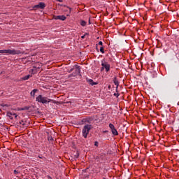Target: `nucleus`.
Here are the masks:
<instances>
[{"label": "nucleus", "instance_id": "obj_22", "mask_svg": "<svg viewBox=\"0 0 179 179\" xmlns=\"http://www.w3.org/2000/svg\"><path fill=\"white\" fill-rule=\"evenodd\" d=\"M98 44H99V45L103 46V42L102 41H99Z\"/></svg>", "mask_w": 179, "mask_h": 179}, {"label": "nucleus", "instance_id": "obj_12", "mask_svg": "<svg viewBox=\"0 0 179 179\" xmlns=\"http://www.w3.org/2000/svg\"><path fill=\"white\" fill-rule=\"evenodd\" d=\"M88 83H89L90 85H91L92 86H93L94 85H96V83H94V82L93 81V80H88Z\"/></svg>", "mask_w": 179, "mask_h": 179}, {"label": "nucleus", "instance_id": "obj_33", "mask_svg": "<svg viewBox=\"0 0 179 179\" xmlns=\"http://www.w3.org/2000/svg\"><path fill=\"white\" fill-rule=\"evenodd\" d=\"M34 90H37L36 89H34Z\"/></svg>", "mask_w": 179, "mask_h": 179}, {"label": "nucleus", "instance_id": "obj_5", "mask_svg": "<svg viewBox=\"0 0 179 179\" xmlns=\"http://www.w3.org/2000/svg\"><path fill=\"white\" fill-rule=\"evenodd\" d=\"M109 128H110L113 135H114V136H118V131H117V129H115V127H114V124H113L112 123H110Z\"/></svg>", "mask_w": 179, "mask_h": 179}, {"label": "nucleus", "instance_id": "obj_28", "mask_svg": "<svg viewBox=\"0 0 179 179\" xmlns=\"http://www.w3.org/2000/svg\"><path fill=\"white\" fill-rule=\"evenodd\" d=\"M2 94H3V93L2 92L1 94H0V96H2Z\"/></svg>", "mask_w": 179, "mask_h": 179}, {"label": "nucleus", "instance_id": "obj_34", "mask_svg": "<svg viewBox=\"0 0 179 179\" xmlns=\"http://www.w3.org/2000/svg\"><path fill=\"white\" fill-rule=\"evenodd\" d=\"M69 10H71V8H69Z\"/></svg>", "mask_w": 179, "mask_h": 179}, {"label": "nucleus", "instance_id": "obj_25", "mask_svg": "<svg viewBox=\"0 0 179 179\" xmlns=\"http://www.w3.org/2000/svg\"><path fill=\"white\" fill-rule=\"evenodd\" d=\"M3 107H8V105H2Z\"/></svg>", "mask_w": 179, "mask_h": 179}, {"label": "nucleus", "instance_id": "obj_18", "mask_svg": "<svg viewBox=\"0 0 179 179\" xmlns=\"http://www.w3.org/2000/svg\"><path fill=\"white\" fill-rule=\"evenodd\" d=\"M94 146H96V148L99 146V141L94 142Z\"/></svg>", "mask_w": 179, "mask_h": 179}, {"label": "nucleus", "instance_id": "obj_21", "mask_svg": "<svg viewBox=\"0 0 179 179\" xmlns=\"http://www.w3.org/2000/svg\"><path fill=\"white\" fill-rule=\"evenodd\" d=\"M145 94H148L149 96V94H152V93L150 92V91H148V92H145Z\"/></svg>", "mask_w": 179, "mask_h": 179}, {"label": "nucleus", "instance_id": "obj_17", "mask_svg": "<svg viewBox=\"0 0 179 179\" xmlns=\"http://www.w3.org/2000/svg\"><path fill=\"white\" fill-rule=\"evenodd\" d=\"M86 36H89V34L85 33L83 36H81V38H85V37H86Z\"/></svg>", "mask_w": 179, "mask_h": 179}, {"label": "nucleus", "instance_id": "obj_20", "mask_svg": "<svg viewBox=\"0 0 179 179\" xmlns=\"http://www.w3.org/2000/svg\"><path fill=\"white\" fill-rule=\"evenodd\" d=\"M114 96H115L116 97H118V96H120V94L118 92L114 93Z\"/></svg>", "mask_w": 179, "mask_h": 179}, {"label": "nucleus", "instance_id": "obj_35", "mask_svg": "<svg viewBox=\"0 0 179 179\" xmlns=\"http://www.w3.org/2000/svg\"><path fill=\"white\" fill-rule=\"evenodd\" d=\"M104 132H107V131H105Z\"/></svg>", "mask_w": 179, "mask_h": 179}, {"label": "nucleus", "instance_id": "obj_6", "mask_svg": "<svg viewBox=\"0 0 179 179\" xmlns=\"http://www.w3.org/2000/svg\"><path fill=\"white\" fill-rule=\"evenodd\" d=\"M76 66L75 73H73V74H70L69 78H72V76H78V75L80 73V67L78 66Z\"/></svg>", "mask_w": 179, "mask_h": 179}, {"label": "nucleus", "instance_id": "obj_32", "mask_svg": "<svg viewBox=\"0 0 179 179\" xmlns=\"http://www.w3.org/2000/svg\"><path fill=\"white\" fill-rule=\"evenodd\" d=\"M21 122H23V120H21Z\"/></svg>", "mask_w": 179, "mask_h": 179}, {"label": "nucleus", "instance_id": "obj_19", "mask_svg": "<svg viewBox=\"0 0 179 179\" xmlns=\"http://www.w3.org/2000/svg\"><path fill=\"white\" fill-rule=\"evenodd\" d=\"M75 157L76 159H78L79 157V153L76 152V154L75 155Z\"/></svg>", "mask_w": 179, "mask_h": 179}, {"label": "nucleus", "instance_id": "obj_26", "mask_svg": "<svg viewBox=\"0 0 179 179\" xmlns=\"http://www.w3.org/2000/svg\"><path fill=\"white\" fill-rule=\"evenodd\" d=\"M72 71H73V69H71L69 72H72Z\"/></svg>", "mask_w": 179, "mask_h": 179}, {"label": "nucleus", "instance_id": "obj_8", "mask_svg": "<svg viewBox=\"0 0 179 179\" xmlns=\"http://www.w3.org/2000/svg\"><path fill=\"white\" fill-rule=\"evenodd\" d=\"M7 117H9L10 120H13V117H15V118H16V117H17V115H16V113H15L8 112Z\"/></svg>", "mask_w": 179, "mask_h": 179}, {"label": "nucleus", "instance_id": "obj_30", "mask_svg": "<svg viewBox=\"0 0 179 179\" xmlns=\"http://www.w3.org/2000/svg\"><path fill=\"white\" fill-rule=\"evenodd\" d=\"M110 87H111L109 85V86H108V89H110Z\"/></svg>", "mask_w": 179, "mask_h": 179}, {"label": "nucleus", "instance_id": "obj_4", "mask_svg": "<svg viewBox=\"0 0 179 179\" xmlns=\"http://www.w3.org/2000/svg\"><path fill=\"white\" fill-rule=\"evenodd\" d=\"M101 71H104L106 69V72H108L110 71V64L107 62H101Z\"/></svg>", "mask_w": 179, "mask_h": 179}, {"label": "nucleus", "instance_id": "obj_11", "mask_svg": "<svg viewBox=\"0 0 179 179\" xmlns=\"http://www.w3.org/2000/svg\"><path fill=\"white\" fill-rule=\"evenodd\" d=\"M29 78H31V75L28 74L27 76L23 78V80H27Z\"/></svg>", "mask_w": 179, "mask_h": 179}, {"label": "nucleus", "instance_id": "obj_9", "mask_svg": "<svg viewBox=\"0 0 179 179\" xmlns=\"http://www.w3.org/2000/svg\"><path fill=\"white\" fill-rule=\"evenodd\" d=\"M55 20H65L66 17L65 15H57L55 17Z\"/></svg>", "mask_w": 179, "mask_h": 179}, {"label": "nucleus", "instance_id": "obj_3", "mask_svg": "<svg viewBox=\"0 0 179 179\" xmlns=\"http://www.w3.org/2000/svg\"><path fill=\"white\" fill-rule=\"evenodd\" d=\"M0 54H10V55H16L17 52L15 50H1Z\"/></svg>", "mask_w": 179, "mask_h": 179}, {"label": "nucleus", "instance_id": "obj_13", "mask_svg": "<svg viewBox=\"0 0 179 179\" xmlns=\"http://www.w3.org/2000/svg\"><path fill=\"white\" fill-rule=\"evenodd\" d=\"M100 52H101L102 54H104V48H103V46L100 47Z\"/></svg>", "mask_w": 179, "mask_h": 179}, {"label": "nucleus", "instance_id": "obj_31", "mask_svg": "<svg viewBox=\"0 0 179 179\" xmlns=\"http://www.w3.org/2000/svg\"><path fill=\"white\" fill-rule=\"evenodd\" d=\"M49 179H52V178H51V177H49Z\"/></svg>", "mask_w": 179, "mask_h": 179}, {"label": "nucleus", "instance_id": "obj_23", "mask_svg": "<svg viewBox=\"0 0 179 179\" xmlns=\"http://www.w3.org/2000/svg\"><path fill=\"white\" fill-rule=\"evenodd\" d=\"M48 141H54V138L52 137H49Z\"/></svg>", "mask_w": 179, "mask_h": 179}, {"label": "nucleus", "instance_id": "obj_27", "mask_svg": "<svg viewBox=\"0 0 179 179\" xmlns=\"http://www.w3.org/2000/svg\"><path fill=\"white\" fill-rule=\"evenodd\" d=\"M58 2H62V0H57Z\"/></svg>", "mask_w": 179, "mask_h": 179}, {"label": "nucleus", "instance_id": "obj_29", "mask_svg": "<svg viewBox=\"0 0 179 179\" xmlns=\"http://www.w3.org/2000/svg\"><path fill=\"white\" fill-rule=\"evenodd\" d=\"M89 24H90V20H89Z\"/></svg>", "mask_w": 179, "mask_h": 179}, {"label": "nucleus", "instance_id": "obj_14", "mask_svg": "<svg viewBox=\"0 0 179 179\" xmlns=\"http://www.w3.org/2000/svg\"><path fill=\"white\" fill-rule=\"evenodd\" d=\"M36 92H37V90H33L31 92V96H33V97H34L35 94H36Z\"/></svg>", "mask_w": 179, "mask_h": 179}, {"label": "nucleus", "instance_id": "obj_15", "mask_svg": "<svg viewBox=\"0 0 179 179\" xmlns=\"http://www.w3.org/2000/svg\"><path fill=\"white\" fill-rule=\"evenodd\" d=\"M80 24H81V26H83V27L86 26V21H83V20L81 21Z\"/></svg>", "mask_w": 179, "mask_h": 179}, {"label": "nucleus", "instance_id": "obj_24", "mask_svg": "<svg viewBox=\"0 0 179 179\" xmlns=\"http://www.w3.org/2000/svg\"><path fill=\"white\" fill-rule=\"evenodd\" d=\"M17 173H19V171H17L16 170L14 171V174H17Z\"/></svg>", "mask_w": 179, "mask_h": 179}, {"label": "nucleus", "instance_id": "obj_16", "mask_svg": "<svg viewBox=\"0 0 179 179\" xmlns=\"http://www.w3.org/2000/svg\"><path fill=\"white\" fill-rule=\"evenodd\" d=\"M31 107L30 106H24L23 108V110H30Z\"/></svg>", "mask_w": 179, "mask_h": 179}, {"label": "nucleus", "instance_id": "obj_2", "mask_svg": "<svg viewBox=\"0 0 179 179\" xmlns=\"http://www.w3.org/2000/svg\"><path fill=\"white\" fill-rule=\"evenodd\" d=\"M93 127L91 124H85L83 128V136L86 139L87 138V135L90 133V129H92Z\"/></svg>", "mask_w": 179, "mask_h": 179}, {"label": "nucleus", "instance_id": "obj_1", "mask_svg": "<svg viewBox=\"0 0 179 179\" xmlns=\"http://www.w3.org/2000/svg\"><path fill=\"white\" fill-rule=\"evenodd\" d=\"M36 101H38V103H42V104H48V103H51L53 100L43 96V95H38L36 98Z\"/></svg>", "mask_w": 179, "mask_h": 179}, {"label": "nucleus", "instance_id": "obj_10", "mask_svg": "<svg viewBox=\"0 0 179 179\" xmlns=\"http://www.w3.org/2000/svg\"><path fill=\"white\" fill-rule=\"evenodd\" d=\"M113 83H114V85H115V88H116V89H118V85H119L120 83H118V80H117V78H114V80H113Z\"/></svg>", "mask_w": 179, "mask_h": 179}, {"label": "nucleus", "instance_id": "obj_7", "mask_svg": "<svg viewBox=\"0 0 179 179\" xmlns=\"http://www.w3.org/2000/svg\"><path fill=\"white\" fill-rule=\"evenodd\" d=\"M34 8L44 9L45 8V3L44 2H40L38 4L34 6Z\"/></svg>", "mask_w": 179, "mask_h": 179}]
</instances>
